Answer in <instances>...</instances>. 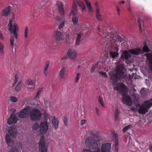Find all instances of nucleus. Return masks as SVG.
<instances>
[{"label":"nucleus","mask_w":152,"mask_h":152,"mask_svg":"<svg viewBox=\"0 0 152 152\" xmlns=\"http://www.w3.org/2000/svg\"><path fill=\"white\" fill-rule=\"evenodd\" d=\"M126 69L123 64H121L117 66L115 70L116 73L112 74L110 77L112 83L114 84L118 79H122L124 77V74Z\"/></svg>","instance_id":"nucleus-1"},{"label":"nucleus","mask_w":152,"mask_h":152,"mask_svg":"<svg viewBox=\"0 0 152 152\" xmlns=\"http://www.w3.org/2000/svg\"><path fill=\"white\" fill-rule=\"evenodd\" d=\"M8 26L11 33L13 34V36L11 37L10 39V46L12 49H13L14 42V37L17 39V34L16 31L18 29V26L17 24L12 20H10Z\"/></svg>","instance_id":"nucleus-2"},{"label":"nucleus","mask_w":152,"mask_h":152,"mask_svg":"<svg viewBox=\"0 0 152 152\" xmlns=\"http://www.w3.org/2000/svg\"><path fill=\"white\" fill-rule=\"evenodd\" d=\"M105 37L106 41L107 43H115L118 41L122 42L123 39L120 36L114 35L112 33H108Z\"/></svg>","instance_id":"nucleus-3"},{"label":"nucleus","mask_w":152,"mask_h":152,"mask_svg":"<svg viewBox=\"0 0 152 152\" xmlns=\"http://www.w3.org/2000/svg\"><path fill=\"white\" fill-rule=\"evenodd\" d=\"M42 114L40 111L36 108H31L29 115L31 119L33 121H39L41 118Z\"/></svg>","instance_id":"nucleus-4"},{"label":"nucleus","mask_w":152,"mask_h":152,"mask_svg":"<svg viewBox=\"0 0 152 152\" xmlns=\"http://www.w3.org/2000/svg\"><path fill=\"white\" fill-rule=\"evenodd\" d=\"M147 44V43L145 42V45L143 47L142 50L140 48H137L129 50V52L131 54L135 55L143 53V52H148L149 51V49L146 45Z\"/></svg>","instance_id":"nucleus-5"},{"label":"nucleus","mask_w":152,"mask_h":152,"mask_svg":"<svg viewBox=\"0 0 152 152\" xmlns=\"http://www.w3.org/2000/svg\"><path fill=\"white\" fill-rule=\"evenodd\" d=\"M31 110V107L27 106L23 110L17 113L19 118L22 119H25L29 116Z\"/></svg>","instance_id":"nucleus-6"},{"label":"nucleus","mask_w":152,"mask_h":152,"mask_svg":"<svg viewBox=\"0 0 152 152\" xmlns=\"http://www.w3.org/2000/svg\"><path fill=\"white\" fill-rule=\"evenodd\" d=\"M114 89L117 90L119 93L122 95L124 94L127 91L126 86L123 83H118L114 88Z\"/></svg>","instance_id":"nucleus-7"},{"label":"nucleus","mask_w":152,"mask_h":152,"mask_svg":"<svg viewBox=\"0 0 152 152\" xmlns=\"http://www.w3.org/2000/svg\"><path fill=\"white\" fill-rule=\"evenodd\" d=\"M86 143L92 149L96 148L98 146L96 141L91 137H89L87 138L86 141Z\"/></svg>","instance_id":"nucleus-8"},{"label":"nucleus","mask_w":152,"mask_h":152,"mask_svg":"<svg viewBox=\"0 0 152 152\" xmlns=\"http://www.w3.org/2000/svg\"><path fill=\"white\" fill-rule=\"evenodd\" d=\"M39 149L41 152H47L48 146L45 145V138L42 136L41 138L39 144Z\"/></svg>","instance_id":"nucleus-9"},{"label":"nucleus","mask_w":152,"mask_h":152,"mask_svg":"<svg viewBox=\"0 0 152 152\" xmlns=\"http://www.w3.org/2000/svg\"><path fill=\"white\" fill-rule=\"evenodd\" d=\"M48 123L47 121H42L39 125L40 130L41 132L45 133L48 129Z\"/></svg>","instance_id":"nucleus-10"},{"label":"nucleus","mask_w":152,"mask_h":152,"mask_svg":"<svg viewBox=\"0 0 152 152\" xmlns=\"http://www.w3.org/2000/svg\"><path fill=\"white\" fill-rule=\"evenodd\" d=\"M123 95L122 101L123 103L129 106L131 105L132 101L131 98L126 94H124Z\"/></svg>","instance_id":"nucleus-11"},{"label":"nucleus","mask_w":152,"mask_h":152,"mask_svg":"<svg viewBox=\"0 0 152 152\" xmlns=\"http://www.w3.org/2000/svg\"><path fill=\"white\" fill-rule=\"evenodd\" d=\"M136 106L138 109L137 111L140 114H144L148 112V110L143 104L142 105H141L139 104H136Z\"/></svg>","instance_id":"nucleus-12"},{"label":"nucleus","mask_w":152,"mask_h":152,"mask_svg":"<svg viewBox=\"0 0 152 152\" xmlns=\"http://www.w3.org/2000/svg\"><path fill=\"white\" fill-rule=\"evenodd\" d=\"M53 36L55 39L58 41L63 40L64 38L62 33L58 31H54Z\"/></svg>","instance_id":"nucleus-13"},{"label":"nucleus","mask_w":152,"mask_h":152,"mask_svg":"<svg viewBox=\"0 0 152 152\" xmlns=\"http://www.w3.org/2000/svg\"><path fill=\"white\" fill-rule=\"evenodd\" d=\"M111 144L109 143H104L102 144L101 149V152H110Z\"/></svg>","instance_id":"nucleus-14"},{"label":"nucleus","mask_w":152,"mask_h":152,"mask_svg":"<svg viewBox=\"0 0 152 152\" xmlns=\"http://www.w3.org/2000/svg\"><path fill=\"white\" fill-rule=\"evenodd\" d=\"M17 121V118L15 116V114L12 113L7 119V122L9 124H12L16 123Z\"/></svg>","instance_id":"nucleus-15"},{"label":"nucleus","mask_w":152,"mask_h":152,"mask_svg":"<svg viewBox=\"0 0 152 152\" xmlns=\"http://www.w3.org/2000/svg\"><path fill=\"white\" fill-rule=\"evenodd\" d=\"M67 54L69 57L72 59H75L77 57V52L74 49H69L68 51Z\"/></svg>","instance_id":"nucleus-16"},{"label":"nucleus","mask_w":152,"mask_h":152,"mask_svg":"<svg viewBox=\"0 0 152 152\" xmlns=\"http://www.w3.org/2000/svg\"><path fill=\"white\" fill-rule=\"evenodd\" d=\"M8 132L11 137H15L17 134V129L15 126L10 127L9 129Z\"/></svg>","instance_id":"nucleus-17"},{"label":"nucleus","mask_w":152,"mask_h":152,"mask_svg":"<svg viewBox=\"0 0 152 152\" xmlns=\"http://www.w3.org/2000/svg\"><path fill=\"white\" fill-rule=\"evenodd\" d=\"M58 7V9L60 15L61 16H63L64 14V6L62 2L60 1H58L57 3Z\"/></svg>","instance_id":"nucleus-18"},{"label":"nucleus","mask_w":152,"mask_h":152,"mask_svg":"<svg viewBox=\"0 0 152 152\" xmlns=\"http://www.w3.org/2000/svg\"><path fill=\"white\" fill-rule=\"evenodd\" d=\"M11 12V7L9 6L8 7L3 10L1 13V15L3 17H7L10 14Z\"/></svg>","instance_id":"nucleus-19"},{"label":"nucleus","mask_w":152,"mask_h":152,"mask_svg":"<svg viewBox=\"0 0 152 152\" xmlns=\"http://www.w3.org/2000/svg\"><path fill=\"white\" fill-rule=\"evenodd\" d=\"M145 56L147 57L149 61V66L151 70L152 71V52L150 53H146Z\"/></svg>","instance_id":"nucleus-20"},{"label":"nucleus","mask_w":152,"mask_h":152,"mask_svg":"<svg viewBox=\"0 0 152 152\" xmlns=\"http://www.w3.org/2000/svg\"><path fill=\"white\" fill-rule=\"evenodd\" d=\"M129 53L131 54L129 52V50H128V51H124V52L122 53V54L121 57V58L122 59H128L129 58H130L131 57V56L130 55Z\"/></svg>","instance_id":"nucleus-21"},{"label":"nucleus","mask_w":152,"mask_h":152,"mask_svg":"<svg viewBox=\"0 0 152 152\" xmlns=\"http://www.w3.org/2000/svg\"><path fill=\"white\" fill-rule=\"evenodd\" d=\"M143 104L148 110V109L152 106V98L145 101Z\"/></svg>","instance_id":"nucleus-22"},{"label":"nucleus","mask_w":152,"mask_h":152,"mask_svg":"<svg viewBox=\"0 0 152 152\" xmlns=\"http://www.w3.org/2000/svg\"><path fill=\"white\" fill-rule=\"evenodd\" d=\"M66 67L63 66L60 69L59 73V77L60 79H62L64 77L66 72Z\"/></svg>","instance_id":"nucleus-23"},{"label":"nucleus","mask_w":152,"mask_h":152,"mask_svg":"<svg viewBox=\"0 0 152 152\" xmlns=\"http://www.w3.org/2000/svg\"><path fill=\"white\" fill-rule=\"evenodd\" d=\"M52 123L54 126L55 130H56L58 128L59 122L58 119L56 118L55 117L54 118Z\"/></svg>","instance_id":"nucleus-24"},{"label":"nucleus","mask_w":152,"mask_h":152,"mask_svg":"<svg viewBox=\"0 0 152 152\" xmlns=\"http://www.w3.org/2000/svg\"><path fill=\"white\" fill-rule=\"evenodd\" d=\"M5 139L8 146H10V144L13 143V142L10 137L9 134H6L5 137Z\"/></svg>","instance_id":"nucleus-25"},{"label":"nucleus","mask_w":152,"mask_h":152,"mask_svg":"<svg viewBox=\"0 0 152 152\" xmlns=\"http://www.w3.org/2000/svg\"><path fill=\"white\" fill-rule=\"evenodd\" d=\"M100 8L99 7H97L96 10V17L97 19L100 21L102 20V15L99 13Z\"/></svg>","instance_id":"nucleus-26"},{"label":"nucleus","mask_w":152,"mask_h":152,"mask_svg":"<svg viewBox=\"0 0 152 152\" xmlns=\"http://www.w3.org/2000/svg\"><path fill=\"white\" fill-rule=\"evenodd\" d=\"M83 34L82 33L78 34L77 35V37L76 39L75 44L77 45H79L81 40H83V39L82 38V36Z\"/></svg>","instance_id":"nucleus-27"},{"label":"nucleus","mask_w":152,"mask_h":152,"mask_svg":"<svg viewBox=\"0 0 152 152\" xmlns=\"http://www.w3.org/2000/svg\"><path fill=\"white\" fill-rule=\"evenodd\" d=\"M109 54L110 56L113 58H117L119 55L118 52L112 51H110L109 52Z\"/></svg>","instance_id":"nucleus-28"},{"label":"nucleus","mask_w":152,"mask_h":152,"mask_svg":"<svg viewBox=\"0 0 152 152\" xmlns=\"http://www.w3.org/2000/svg\"><path fill=\"white\" fill-rule=\"evenodd\" d=\"M138 22L139 26V28L140 32L142 31V26L143 27L144 22L142 19L139 18L138 19Z\"/></svg>","instance_id":"nucleus-29"},{"label":"nucleus","mask_w":152,"mask_h":152,"mask_svg":"<svg viewBox=\"0 0 152 152\" xmlns=\"http://www.w3.org/2000/svg\"><path fill=\"white\" fill-rule=\"evenodd\" d=\"M22 85L21 80H19L15 87V90L17 91H20V90Z\"/></svg>","instance_id":"nucleus-30"},{"label":"nucleus","mask_w":152,"mask_h":152,"mask_svg":"<svg viewBox=\"0 0 152 152\" xmlns=\"http://www.w3.org/2000/svg\"><path fill=\"white\" fill-rule=\"evenodd\" d=\"M50 62L49 61H47L46 62V66L44 71V73L45 77H46L47 76V74L48 72H47V70L49 67L50 65Z\"/></svg>","instance_id":"nucleus-31"},{"label":"nucleus","mask_w":152,"mask_h":152,"mask_svg":"<svg viewBox=\"0 0 152 152\" xmlns=\"http://www.w3.org/2000/svg\"><path fill=\"white\" fill-rule=\"evenodd\" d=\"M74 15V16L72 17V20L73 24L76 25L78 22V19L77 17L75 16V15Z\"/></svg>","instance_id":"nucleus-32"},{"label":"nucleus","mask_w":152,"mask_h":152,"mask_svg":"<svg viewBox=\"0 0 152 152\" xmlns=\"http://www.w3.org/2000/svg\"><path fill=\"white\" fill-rule=\"evenodd\" d=\"M65 23V20L64 19H62L58 27V29L61 30V29L64 26Z\"/></svg>","instance_id":"nucleus-33"},{"label":"nucleus","mask_w":152,"mask_h":152,"mask_svg":"<svg viewBox=\"0 0 152 152\" xmlns=\"http://www.w3.org/2000/svg\"><path fill=\"white\" fill-rule=\"evenodd\" d=\"M85 2L87 5L88 8L90 12L92 11V7L91 6V3L89 2L88 0H84Z\"/></svg>","instance_id":"nucleus-34"},{"label":"nucleus","mask_w":152,"mask_h":152,"mask_svg":"<svg viewBox=\"0 0 152 152\" xmlns=\"http://www.w3.org/2000/svg\"><path fill=\"white\" fill-rule=\"evenodd\" d=\"M77 5L76 4L74 3L72 7V12H73V15L76 14V12L77 11Z\"/></svg>","instance_id":"nucleus-35"},{"label":"nucleus","mask_w":152,"mask_h":152,"mask_svg":"<svg viewBox=\"0 0 152 152\" xmlns=\"http://www.w3.org/2000/svg\"><path fill=\"white\" fill-rule=\"evenodd\" d=\"M119 113V112L118 108H116L115 112V121L117 120L118 118V115Z\"/></svg>","instance_id":"nucleus-36"},{"label":"nucleus","mask_w":152,"mask_h":152,"mask_svg":"<svg viewBox=\"0 0 152 152\" xmlns=\"http://www.w3.org/2000/svg\"><path fill=\"white\" fill-rule=\"evenodd\" d=\"M77 4L79 7H80L83 10H84L85 9L86 7L83 2L79 1L77 2Z\"/></svg>","instance_id":"nucleus-37"},{"label":"nucleus","mask_w":152,"mask_h":152,"mask_svg":"<svg viewBox=\"0 0 152 152\" xmlns=\"http://www.w3.org/2000/svg\"><path fill=\"white\" fill-rule=\"evenodd\" d=\"M132 127V125H129L128 126H126L122 130L123 132L124 133H125L127 130Z\"/></svg>","instance_id":"nucleus-38"},{"label":"nucleus","mask_w":152,"mask_h":152,"mask_svg":"<svg viewBox=\"0 0 152 152\" xmlns=\"http://www.w3.org/2000/svg\"><path fill=\"white\" fill-rule=\"evenodd\" d=\"M98 66V62L92 65L91 70V73H93L94 70L96 69V68Z\"/></svg>","instance_id":"nucleus-39"},{"label":"nucleus","mask_w":152,"mask_h":152,"mask_svg":"<svg viewBox=\"0 0 152 152\" xmlns=\"http://www.w3.org/2000/svg\"><path fill=\"white\" fill-rule=\"evenodd\" d=\"M29 30L28 29V27L26 26L25 28L24 32V37L26 38H27L28 37V34Z\"/></svg>","instance_id":"nucleus-40"},{"label":"nucleus","mask_w":152,"mask_h":152,"mask_svg":"<svg viewBox=\"0 0 152 152\" xmlns=\"http://www.w3.org/2000/svg\"><path fill=\"white\" fill-rule=\"evenodd\" d=\"M19 79V76L18 74H16L15 76V79L14 80V82L13 83V86H14L15 85L16 83L18 82Z\"/></svg>","instance_id":"nucleus-41"},{"label":"nucleus","mask_w":152,"mask_h":152,"mask_svg":"<svg viewBox=\"0 0 152 152\" xmlns=\"http://www.w3.org/2000/svg\"><path fill=\"white\" fill-rule=\"evenodd\" d=\"M43 88H41L39 89L38 90L37 92V93L36 94V96H35V97L36 98H37L39 97V95H40L41 92Z\"/></svg>","instance_id":"nucleus-42"},{"label":"nucleus","mask_w":152,"mask_h":152,"mask_svg":"<svg viewBox=\"0 0 152 152\" xmlns=\"http://www.w3.org/2000/svg\"><path fill=\"white\" fill-rule=\"evenodd\" d=\"M4 45L0 41V52L2 54H4Z\"/></svg>","instance_id":"nucleus-43"},{"label":"nucleus","mask_w":152,"mask_h":152,"mask_svg":"<svg viewBox=\"0 0 152 152\" xmlns=\"http://www.w3.org/2000/svg\"><path fill=\"white\" fill-rule=\"evenodd\" d=\"M99 98V102L100 104H101V106L103 107H104V104L103 102V100L102 99L101 97L100 96H98Z\"/></svg>","instance_id":"nucleus-44"},{"label":"nucleus","mask_w":152,"mask_h":152,"mask_svg":"<svg viewBox=\"0 0 152 152\" xmlns=\"http://www.w3.org/2000/svg\"><path fill=\"white\" fill-rule=\"evenodd\" d=\"M10 100L12 102H17L18 99L14 96H12L10 97Z\"/></svg>","instance_id":"nucleus-45"},{"label":"nucleus","mask_w":152,"mask_h":152,"mask_svg":"<svg viewBox=\"0 0 152 152\" xmlns=\"http://www.w3.org/2000/svg\"><path fill=\"white\" fill-rule=\"evenodd\" d=\"M113 137L115 139V142H118V140L117 134L115 132H113Z\"/></svg>","instance_id":"nucleus-46"},{"label":"nucleus","mask_w":152,"mask_h":152,"mask_svg":"<svg viewBox=\"0 0 152 152\" xmlns=\"http://www.w3.org/2000/svg\"><path fill=\"white\" fill-rule=\"evenodd\" d=\"M39 127V126L38 123H36L33 125V129L35 130L38 129Z\"/></svg>","instance_id":"nucleus-47"},{"label":"nucleus","mask_w":152,"mask_h":152,"mask_svg":"<svg viewBox=\"0 0 152 152\" xmlns=\"http://www.w3.org/2000/svg\"><path fill=\"white\" fill-rule=\"evenodd\" d=\"M27 84L29 85L33 86L34 85V82L31 79H28L27 81Z\"/></svg>","instance_id":"nucleus-48"},{"label":"nucleus","mask_w":152,"mask_h":152,"mask_svg":"<svg viewBox=\"0 0 152 152\" xmlns=\"http://www.w3.org/2000/svg\"><path fill=\"white\" fill-rule=\"evenodd\" d=\"M63 122L66 126H68V119L65 116L63 119Z\"/></svg>","instance_id":"nucleus-49"},{"label":"nucleus","mask_w":152,"mask_h":152,"mask_svg":"<svg viewBox=\"0 0 152 152\" xmlns=\"http://www.w3.org/2000/svg\"><path fill=\"white\" fill-rule=\"evenodd\" d=\"M91 134L93 136L96 137L97 135L98 132L95 130H92L91 131Z\"/></svg>","instance_id":"nucleus-50"},{"label":"nucleus","mask_w":152,"mask_h":152,"mask_svg":"<svg viewBox=\"0 0 152 152\" xmlns=\"http://www.w3.org/2000/svg\"><path fill=\"white\" fill-rule=\"evenodd\" d=\"M99 73L103 76L105 78H107V75L106 74L105 72H104L102 71H99Z\"/></svg>","instance_id":"nucleus-51"},{"label":"nucleus","mask_w":152,"mask_h":152,"mask_svg":"<svg viewBox=\"0 0 152 152\" xmlns=\"http://www.w3.org/2000/svg\"><path fill=\"white\" fill-rule=\"evenodd\" d=\"M10 152H18V149L15 147H13L11 149Z\"/></svg>","instance_id":"nucleus-52"},{"label":"nucleus","mask_w":152,"mask_h":152,"mask_svg":"<svg viewBox=\"0 0 152 152\" xmlns=\"http://www.w3.org/2000/svg\"><path fill=\"white\" fill-rule=\"evenodd\" d=\"M115 142V149L116 152H118V142Z\"/></svg>","instance_id":"nucleus-53"},{"label":"nucleus","mask_w":152,"mask_h":152,"mask_svg":"<svg viewBox=\"0 0 152 152\" xmlns=\"http://www.w3.org/2000/svg\"><path fill=\"white\" fill-rule=\"evenodd\" d=\"M80 75V73H77V74L75 80V82H77L79 80V77Z\"/></svg>","instance_id":"nucleus-54"},{"label":"nucleus","mask_w":152,"mask_h":152,"mask_svg":"<svg viewBox=\"0 0 152 152\" xmlns=\"http://www.w3.org/2000/svg\"><path fill=\"white\" fill-rule=\"evenodd\" d=\"M45 104L47 107H50V104L49 102L47 101H45Z\"/></svg>","instance_id":"nucleus-55"},{"label":"nucleus","mask_w":152,"mask_h":152,"mask_svg":"<svg viewBox=\"0 0 152 152\" xmlns=\"http://www.w3.org/2000/svg\"><path fill=\"white\" fill-rule=\"evenodd\" d=\"M56 19L57 20L59 21H60L61 20V19L60 17L58 16H57L56 17Z\"/></svg>","instance_id":"nucleus-56"},{"label":"nucleus","mask_w":152,"mask_h":152,"mask_svg":"<svg viewBox=\"0 0 152 152\" xmlns=\"http://www.w3.org/2000/svg\"><path fill=\"white\" fill-rule=\"evenodd\" d=\"M95 110H96V114L97 115L99 116V109L97 108L96 107L95 108Z\"/></svg>","instance_id":"nucleus-57"},{"label":"nucleus","mask_w":152,"mask_h":152,"mask_svg":"<svg viewBox=\"0 0 152 152\" xmlns=\"http://www.w3.org/2000/svg\"><path fill=\"white\" fill-rule=\"evenodd\" d=\"M83 152H92L90 150L84 149Z\"/></svg>","instance_id":"nucleus-58"},{"label":"nucleus","mask_w":152,"mask_h":152,"mask_svg":"<svg viewBox=\"0 0 152 152\" xmlns=\"http://www.w3.org/2000/svg\"><path fill=\"white\" fill-rule=\"evenodd\" d=\"M86 120H82L81 121V124L83 125H84L86 123Z\"/></svg>","instance_id":"nucleus-59"},{"label":"nucleus","mask_w":152,"mask_h":152,"mask_svg":"<svg viewBox=\"0 0 152 152\" xmlns=\"http://www.w3.org/2000/svg\"><path fill=\"white\" fill-rule=\"evenodd\" d=\"M117 10L118 15H120V10L118 6H117Z\"/></svg>","instance_id":"nucleus-60"},{"label":"nucleus","mask_w":152,"mask_h":152,"mask_svg":"<svg viewBox=\"0 0 152 152\" xmlns=\"http://www.w3.org/2000/svg\"><path fill=\"white\" fill-rule=\"evenodd\" d=\"M93 152H101V151H100V148H99L95 150Z\"/></svg>","instance_id":"nucleus-61"},{"label":"nucleus","mask_w":152,"mask_h":152,"mask_svg":"<svg viewBox=\"0 0 152 152\" xmlns=\"http://www.w3.org/2000/svg\"><path fill=\"white\" fill-rule=\"evenodd\" d=\"M0 38L2 40H3V36L1 33V32L0 31Z\"/></svg>","instance_id":"nucleus-62"},{"label":"nucleus","mask_w":152,"mask_h":152,"mask_svg":"<svg viewBox=\"0 0 152 152\" xmlns=\"http://www.w3.org/2000/svg\"><path fill=\"white\" fill-rule=\"evenodd\" d=\"M67 58V56H64V57H61V60H64V59H65Z\"/></svg>","instance_id":"nucleus-63"},{"label":"nucleus","mask_w":152,"mask_h":152,"mask_svg":"<svg viewBox=\"0 0 152 152\" xmlns=\"http://www.w3.org/2000/svg\"><path fill=\"white\" fill-rule=\"evenodd\" d=\"M128 6H129L128 7H127V10L129 11L130 12H131V8L130 7V5H128Z\"/></svg>","instance_id":"nucleus-64"}]
</instances>
